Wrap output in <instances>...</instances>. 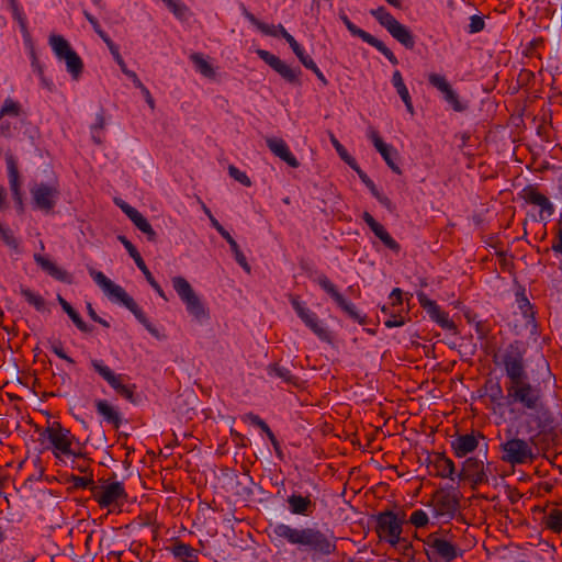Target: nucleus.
<instances>
[{"label": "nucleus", "instance_id": "27", "mask_svg": "<svg viewBox=\"0 0 562 562\" xmlns=\"http://www.w3.org/2000/svg\"><path fill=\"white\" fill-rule=\"evenodd\" d=\"M90 366L114 391L123 384V375L114 373L102 360L92 359Z\"/></svg>", "mask_w": 562, "mask_h": 562}, {"label": "nucleus", "instance_id": "4", "mask_svg": "<svg viewBox=\"0 0 562 562\" xmlns=\"http://www.w3.org/2000/svg\"><path fill=\"white\" fill-rule=\"evenodd\" d=\"M426 555L430 562H453L463 555V550L452 541L450 530L440 529L424 540Z\"/></svg>", "mask_w": 562, "mask_h": 562}, {"label": "nucleus", "instance_id": "46", "mask_svg": "<svg viewBox=\"0 0 562 562\" xmlns=\"http://www.w3.org/2000/svg\"><path fill=\"white\" fill-rule=\"evenodd\" d=\"M69 482L72 483L75 488H90L93 492V486H97L93 481L92 472L83 476L71 475Z\"/></svg>", "mask_w": 562, "mask_h": 562}, {"label": "nucleus", "instance_id": "44", "mask_svg": "<svg viewBox=\"0 0 562 562\" xmlns=\"http://www.w3.org/2000/svg\"><path fill=\"white\" fill-rule=\"evenodd\" d=\"M0 239L4 243L5 246L13 249L14 251H20V243L18 238L14 236V233L11 228L2 225L0 223Z\"/></svg>", "mask_w": 562, "mask_h": 562}, {"label": "nucleus", "instance_id": "29", "mask_svg": "<svg viewBox=\"0 0 562 562\" xmlns=\"http://www.w3.org/2000/svg\"><path fill=\"white\" fill-rule=\"evenodd\" d=\"M431 464L436 471L437 476L454 481L458 475L453 461L446 457L443 453H435L434 459L431 460Z\"/></svg>", "mask_w": 562, "mask_h": 562}, {"label": "nucleus", "instance_id": "43", "mask_svg": "<svg viewBox=\"0 0 562 562\" xmlns=\"http://www.w3.org/2000/svg\"><path fill=\"white\" fill-rule=\"evenodd\" d=\"M381 312L385 315H389L387 319L384 321V325L387 328L400 327L405 324V317L397 313L394 308L384 305L382 306Z\"/></svg>", "mask_w": 562, "mask_h": 562}, {"label": "nucleus", "instance_id": "6", "mask_svg": "<svg viewBox=\"0 0 562 562\" xmlns=\"http://www.w3.org/2000/svg\"><path fill=\"white\" fill-rule=\"evenodd\" d=\"M370 14L403 46L414 48L415 38L409 29L400 23L384 7L370 10Z\"/></svg>", "mask_w": 562, "mask_h": 562}, {"label": "nucleus", "instance_id": "45", "mask_svg": "<svg viewBox=\"0 0 562 562\" xmlns=\"http://www.w3.org/2000/svg\"><path fill=\"white\" fill-rule=\"evenodd\" d=\"M546 526L548 529L552 530L553 532H561L562 531V510L560 509H552L546 517Z\"/></svg>", "mask_w": 562, "mask_h": 562}, {"label": "nucleus", "instance_id": "17", "mask_svg": "<svg viewBox=\"0 0 562 562\" xmlns=\"http://www.w3.org/2000/svg\"><path fill=\"white\" fill-rule=\"evenodd\" d=\"M417 299L428 316L442 329L450 330L453 334L458 333L454 322L449 318L448 313L443 312L435 301L428 299L425 293H418Z\"/></svg>", "mask_w": 562, "mask_h": 562}, {"label": "nucleus", "instance_id": "53", "mask_svg": "<svg viewBox=\"0 0 562 562\" xmlns=\"http://www.w3.org/2000/svg\"><path fill=\"white\" fill-rule=\"evenodd\" d=\"M428 521H429L428 515L423 509L414 510L411 514L409 522L413 526H415L416 528H423V527L427 526Z\"/></svg>", "mask_w": 562, "mask_h": 562}, {"label": "nucleus", "instance_id": "10", "mask_svg": "<svg viewBox=\"0 0 562 562\" xmlns=\"http://www.w3.org/2000/svg\"><path fill=\"white\" fill-rule=\"evenodd\" d=\"M429 505L434 509L435 517L446 518V521H449L459 510L460 496L454 492L439 490L432 495Z\"/></svg>", "mask_w": 562, "mask_h": 562}, {"label": "nucleus", "instance_id": "42", "mask_svg": "<svg viewBox=\"0 0 562 562\" xmlns=\"http://www.w3.org/2000/svg\"><path fill=\"white\" fill-rule=\"evenodd\" d=\"M20 292L24 300L30 305L34 306L36 311L42 312L45 310V300L43 299L42 295L33 292L27 288H21Z\"/></svg>", "mask_w": 562, "mask_h": 562}, {"label": "nucleus", "instance_id": "40", "mask_svg": "<svg viewBox=\"0 0 562 562\" xmlns=\"http://www.w3.org/2000/svg\"><path fill=\"white\" fill-rule=\"evenodd\" d=\"M364 42L376 48L381 54H383L389 59L391 64H398V59L396 58V56L382 41L378 40L376 37L370 34L369 36H367V40Z\"/></svg>", "mask_w": 562, "mask_h": 562}, {"label": "nucleus", "instance_id": "26", "mask_svg": "<svg viewBox=\"0 0 562 562\" xmlns=\"http://www.w3.org/2000/svg\"><path fill=\"white\" fill-rule=\"evenodd\" d=\"M479 446V440L474 434L458 436L452 442L451 448L457 458H463L473 452Z\"/></svg>", "mask_w": 562, "mask_h": 562}, {"label": "nucleus", "instance_id": "54", "mask_svg": "<svg viewBox=\"0 0 562 562\" xmlns=\"http://www.w3.org/2000/svg\"><path fill=\"white\" fill-rule=\"evenodd\" d=\"M168 9L179 19L183 18L188 11L186 4L180 0H162Z\"/></svg>", "mask_w": 562, "mask_h": 562}, {"label": "nucleus", "instance_id": "19", "mask_svg": "<svg viewBox=\"0 0 562 562\" xmlns=\"http://www.w3.org/2000/svg\"><path fill=\"white\" fill-rule=\"evenodd\" d=\"M44 435L53 447L64 454H71L70 449L72 435L70 430L64 428L60 423L54 422L45 429Z\"/></svg>", "mask_w": 562, "mask_h": 562}, {"label": "nucleus", "instance_id": "30", "mask_svg": "<svg viewBox=\"0 0 562 562\" xmlns=\"http://www.w3.org/2000/svg\"><path fill=\"white\" fill-rule=\"evenodd\" d=\"M241 419L244 422H249L251 425L260 428L267 435L268 439L270 440L271 445L273 446L276 453L279 457L282 456L280 442L278 441L277 437L274 436V434L272 432V430L270 429V427L263 419H261L258 415H256L254 413L245 414L241 417Z\"/></svg>", "mask_w": 562, "mask_h": 562}, {"label": "nucleus", "instance_id": "34", "mask_svg": "<svg viewBox=\"0 0 562 562\" xmlns=\"http://www.w3.org/2000/svg\"><path fill=\"white\" fill-rule=\"evenodd\" d=\"M267 373L269 376H276L281 379L283 382L293 385L295 387L300 386V379L293 375L290 369L281 366L279 362L271 363L267 367Z\"/></svg>", "mask_w": 562, "mask_h": 562}, {"label": "nucleus", "instance_id": "50", "mask_svg": "<svg viewBox=\"0 0 562 562\" xmlns=\"http://www.w3.org/2000/svg\"><path fill=\"white\" fill-rule=\"evenodd\" d=\"M229 247H231V250L234 255V258L236 260V262L247 272V273H250L251 271V268L245 257V255L243 254V251L240 250L238 244L236 243V240H234L233 243L229 244Z\"/></svg>", "mask_w": 562, "mask_h": 562}, {"label": "nucleus", "instance_id": "12", "mask_svg": "<svg viewBox=\"0 0 562 562\" xmlns=\"http://www.w3.org/2000/svg\"><path fill=\"white\" fill-rule=\"evenodd\" d=\"M290 303L301 321L308 327L321 340L330 341V334L318 319L317 315L311 311L305 303L301 302L299 296H291Z\"/></svg>", "mask_w": 562, "mask_h": 562}, {"label": "nucleus", "instance_id": "51", "mask_svg": "<svg viewBox=\"0 0 562 562\" xmlns=\"http://www.w3.org/2000/svg\"><path fill=\"white\" fill-rule=\"evenodd\" d=\"M488 397L491 402L501 405V401H504L506 404V392L505 387L503 389L499 383H494L488 389Z\"/></svg>", "mask_w": 562, "mask_h": 562}, {"label": "nucleus", "instance_id": "59", "mask_svg": "<svg viewBox=\"0 0 562 562\" xmlns=\"http://www.w3.org/2000/svg\"><path fill=\"white\" fill-rule=\"evenodd\" d=\"M485 27V22L480 15L470 18L469 33L474 34L481 32Z\"/></svg>", "mask_w": 562, "mask_h": 562}, {"label": "nucleus", "instance_id": "11", "mask_svg": "<svg viewBox=\"0 0 562 562\" xmlns=\"http://www.w3.org/2000/svg\"><path fill=\"white\" fill-rule=\"evenodd\" d=\"M318 285L335 301V303L355 322L360 325H364L367 323V316L361 315L356 306L347 301L337 290L335 284L328 279V277L324 273L319 274L316 279Z\"/></svg>", "mask_w": 562, "mask_h": 562}, {"label": "nucleus", "instance_id": "52", "mask_svg": "<svg viewBox=\"0 0 562 562\" xmlns=\"http://www.w3.org/2000/svg\"><path fill=\"white\" fill-rule=\"evenodd\" d=\"M74 456L72 459V469L89 474L90 471V460L82 457L80 453H71Z\"/></svg>", "mask_w": 562, "mask_h": 562}, {"label": "nucleus", "instance_id": "38", "mask_svg": "<svg viewBox=\"0 0 562 562\" xmlns=\"http://www.w3.org/2000/svg\"><path fill=\"white\" fill-rule=\"evenodd\" d=\"M191 61L193 63L196 71L203 75L206 78H213L215 76L214 68L212 65L203 57L200 53H193L190 56Z\"/></svg>", "mask_w": 562, "mask_h": 562}, {"label": "nucleus", "instance_id": "21", "mask_svg": "<svg viewBox=\"0 0 562 562\" xmlns=\"http://www.w3.org/2000/svg\"><path fill=\"white\" fill-rule=\"evenodd\" d=\"M368 137L371 139L373 146L380 153V155L384 159L385 164L391 168V170L397 175H401L402 170L400 166L395 162V159L398 156L397 150L393 146L384 143L379 132L373 127H370L368 130Z\"/></svg>", "mask_w": 562, "mask_h": 562}, {"label": "nucleus", "instance_id": "60", "mask_svg": "<svg viewBox=\"0 0 562 562\" xmlns=\"http://www.w3.org/2000/svg\"><path fill=\"white\" fill-rule=\"evenodd\" d=\"M117 239L122 243L128 255L136 260V258L140 257V254L136 249V247L123 235L117 236Z\"/></svg>", "mask_w": 562, "mask_h": 562}, {"label": "nucleus", "instance_id": "39", "mask_svg": "<svg viewBox=\"0 0 562 562\" xmlns=\"http://www.w3.org/2000/svg\"><path fill=\"white\" fill-rule=\"evenodd\" d=\"M104 128H105V119L103 113H98L95 115V122L91 125V138L94 144L102 145L104 140Z\"/></svg>", "mask_w": 562, "mask_h": 562}, {"label": "nucleus", "instance_id": "16", "mask_svg": "<svg viewBox=\"0 0 562 562\" xmlns=\"http://www.w3.org/2000/svg\"><path fill=\"white\" fill-rule=\"evenodd\" d=\"M457 477L459 481H469L472 483V487L475 488L477 485L488 482V476L484 468V462L475 457L465 459L462 463V469L458 473Z\"/></svg>", "mask_w": 562, "mask_h": 562}, {"label": "nucleus", "instance_id": "18", "mask_svg": "<svg viewBox=\"0 0 562 562\" xmlns=\"http://www.w3.org/2000/svg\"><path fill=\"white\" fill-rule=\"evenodd\" d=\"M428 82L442 93L443 100L456 111L463 112L467 110V104L463 103L458 93L452 89L445 76L439 74H430Z\"/></svg>", "mask_w": 562, "mask_h": 562}, {"label": "nucleus", "instance_id": "49", "mask_svg": "<svg viewBox=\"0 0 562 562\" xmlns=\"http://www.w3.org/2000/svg\"><path fill=\"white\" fill-rule=\"evenodd\" d=\"M516 301L524 317L533 319L535 312L532 305L530 304L529 300L526 297L524 292L516 294Z\"/></svg>", "mask_w": 562, "mask_h": 562}, {"label": "nucleus", "instance_id": "25", "mask_svg": "<svg viewBox=\"0 0 562 562\" xmlns=\"http://www.w3.org/2000/svg\"><path fill=\"white\" fill-rule=\"evenodd\" d=\"M266 144L274 156L285 161L290 167L297 168L300 166V162L290 151L289 146L282 138L267 137Z\"/></svg>", "mask_w": 562, "mask_h": 562}, {"label": "nucleus", "instance_id": "1", "mask_svg": "<svg viewBox=\"0 0 562 562\" xmlns=\"http://www.w3.org/2000/svg\"><path fill=\"white\" fill-rule=\"evenodd\" d=\"M525 355L524 342L514 340L493 355V362L504 368L506 406L510 412H530L537 427H544L552 422V415L544 404L540 385L532 384L529 380Z\"/></svg>", "mask_w": 562, "mask_h": 562}, {"label": "nucleus", "instance_id": "62", "mask_svg": "<svg viewBox=\"0 0 562 562\" xmlns=\"http://www.w3.org/2000/svg\"><path fill=\"white\" fill-rule=\"evenodd\" d=\"M280 37L284 38L286 43L290 45L292 50H297V47H300V44L296 42V40L284 29L283 25H280Z\"/></svg>", "mask_w": 562, "mask_h": 562}, {"label": "nucleus", "instance_id": "14", "mask_svg": "<svg viewBox=\"0 0 562 562\" xmlns=\"http://www.w3.org/2000/svg\"><path fill=\"white\" fill-rule=\"evenodd\" d=\"M31 194L35 206L45 213H49L57 203L59 186L57 183H38L31 189Z\"/></svg>", "mask_w": 562, "mask_h": 562}, {"label": "nucleus", "instance_id": "48", "mask_svg": "<svg viewBox=\"0 0 562 562\" xmlns=\"http://www.w3.org/2000/svg\"><path fill=\"white\" fill-rule=\"evenodd\" d=\"M339 18L340 20L342 21V23L345 24V26L347 27V30L353 35V36H357L359 38H361L363 42L367 40V36L370 35V33L363 31L362 29L358 27L357 25H355L350 20L349 18L346 15L345 12H340L339 13Z\"/></svg>", "mask_w": 562, "mask_h": 562}, {"label": "nucleus", "instance_id": "64", "mask_svg": "<svg viewBox=\"0 0 562 562\" xmlns=\"http://www.w3.org/2000/svg\"><path fill=\"white\" fill-rule=\"evenodd\" d=\"M390 300L392 301L391 308L395 310L396 307H401L403 304L402 290L398 288L393 289L390 294Z\"/></svg>", "mask_w": 562, "mask_h": 562}, {"label": "nucleus", "instance_id": "32", "mask_svg": "<svg viewBox=\"0 0 562 562\" xmlns=\"http://www.w3.org/2000/svg\"><path fill=\"white\" fill-rule=\"evenodd\" d=\"M170 551L178 562H199V550L182 541L175 542Z\"/></svg>", "mask_w": 562, "mask_h": 562}, {"label": "nucleus", "instance_id": "13", "mask_svg": "<svg viewBox=\"0 0 562 562\" xmlns=\"http://www.w3.org/2000/svg\"><path fill=\"white\" fill-rule=\"evenodd\" d=\"M93 498L101 508H109L114 505H122L127 494L121 482H112L104 486H93Z\"/></svg>", "mask_w": 562, "mask_h": 562}, {"label": "nucleus", "instance_id": "28", "mask_svg": "<svg viewBox=\"0 0 562 562\" xmlns=\"http://www.w3.org/2000/svg\"><path fill=\"white\" fill-rule=\"evenodd\" d=\"M7 167H8V178L10 183V189L12 192L13 199L16 201L20 207H22V192H21V180L20 173L18 170V165L13 156L7 157Z\"/></svg>", "mask_w": 562, "mask_h": 562}, {"label": "nucleus", "instance_id": "20", "mask_svg": "<svg viewBox=\"0 0 562 562\" xmlns=\"http://www.w3.org/2000/svg\"><path fill=\"white\" fill-rule=\"evenodd\" d=\"M520 198L524 199L527 203L539 206L540 207V220H546L550 217L554 213V206L550 202V200L539 192L537 186L529 184L525 187L520 193Z\"/></svg>", "mask_w": 562, "mask_h": 562}, {"label": "nucleus", "instance_id": "23", "mask_svg": "<svg viewBox=\"0 0 562 562\" xmlns=\"http://www.w3.org/2000/svg\"><path fill=\"white\" fill-rule=\"evenodd\" d=\"M286 504L292 515L303 517L312 516L316 508V504L313 502L311 494L302 495L297 492H293L288 496Z\"/></svg>", "mask_w": 562, "mask_h": 562}, {"label": "nucleus", "instance_id": "15", "mask_svg": "<svg viewBox=\"0 0 562 562\" xmlns=\"http://www.w3.org/2000/svg\"><path fill=\"white\" fill-rule=\"evenodd\" d=\"M258 57L268 64L276 72H278L286 82L292 85H300V68H292L281 60L278 56L266 49L256 50Z\"/></svg>", "mask_w": 562, "mask_h": 562}, {"label": "nucleus", "instance_id": "57", "mask_svg": "<svg viewBox=\"0 0 562 562\" xmlns=\"http://www.w3.org/2000/svg\"><path fill=\"white\" fill-rule=\"evenodd\" d=\"M135 389L136 385H126L122 384L117 391H115L120 396L127 400L131 403H136V396H135Z\"/></svg>", "mask_w": 562, "mask_h": 562}, {"label": "nucleus", "instance_id": "9", "mask_svg": "<svg viewBox=\"0 0 562 562\" xmlns=\"http://www.w3.org/2000/svg\"><path fill=\"white\" fill-rule=\"evenodd\" d=\"M499 448L503 453L502 460L512 465L529 463L535 459L532 447L520 438H509L502 442Z\"/></svg>", "mask_w": 562, "mask_h": 562}, {"label": "nucleus", "instance_id": "8", "mask_svg": "<svg viewBox=\"0 0 562 562\" xmlns=\"http://www.w3.org/2000/svg\"><path fill=\"white\" fill-rule=\"evenodd\" d=\"M375 531L380 539L389 542L393 547L398 544L403 530V518H400L392 510H385L379 513L375 517Z\"/></svg>", "mask_w": 562, "mask_h": 562}, {"label": "nucleus", "instance_id": "58", "mask_svg": "<svg viewBox=\"0 0 562 562\" xmlns=\"http://www.w3.org/2000/svg\"><path fill=\"white\" fill-rule=\"evenodd\" d=\"M85 18L93 27L94 32L103 40L108 36V34L102 30L99 21L88 11H83Z\"/></svg>", "mask_w": 562, "mask_h": 562}, {"label": "nucleus", "instance_id": "41", "mask_svg": "<svg viewBox=\"0 0 562 562\" xmlns=\"http://www.w3.org/2000/svg\"><path fill=\"white\" fill-rule=\"evenodd\" d=\"M132 222L142 233L146 235L149 241L157 240V233L154 231L149 222L140 213H138L134 217V220H132Z\"/></svg>", "mask_w": 562, "mask_h": 562}, {"label": "nucleus", "instance_id": "5", "mask_svg": "<svg viewBox=\"0 0 562 562\" xmlns=\"http://www.w3.org/2000/svg\"><path fill=\"white\" fill-rule=\"evenodd\" d=\"M171 283L179 299L186 305L187 312L194 319L200 323L209 319V310L184 277L176 276L171 279Z\"/></svg>", "mask_w": 562, "mask_h": 562}, {"label": "nucleus", "instance_id": "55", "mask_svg": "<svg viewBox=\"0 0 562 562\" xmlns=\"http://www.w3.org/2000/svg\"><path fill=\"white\" fill-rule=\"evenodd\" d=\"M228 173L234 180L238 181L243 186H251V180L249 179V177L244 171L239 170L237 167L231 165L228 167Z\"/></svg>", "mask_w": 562, "mask_h": 562}, {"label": "nucleus", "instance_id": "36", "mask_svg": "<svg viewBox=\"0 0 562 562\" xmlns=\"http://www.w3.org/2000/svg\"><path fill=\"white\" fill-rule=\"evenodd\" d=\"M58 303L60 304L64 312L70 317L77 328L82 333H91L93 327L87 325L79 313L60 295L57 296Z\"/></svg>", "mask_w": 562, "mask_h": 562}, {"label": "nucleus", "instance_id": "61", "mask_svg": "<svg viewBox=\"0 0 562 562\" xmlns=\"http://www.w3.org/2000/svg\"><path fill=\"white\" fill-rule=\"evenodd\" d=\"M11 11H12L13 19L18 21V23H19V25L21 27V31L24 34H27L26 18H25L24 13L22 12L21 8H16V9L11 10Z\"/></svg>", "mask_w": 562, "mask_h": 562}, {"label": "nucleus", "instance_id": "7", "mask_svg": "<svg viewBox=\"0 0 562 562\" xmlns=\"http://www.w3.org/2000/svg\"><path fill=\"white\" fill-rule=\"evenodd\" d=\"M49 45L59 60H65L67 71L74 80H78L83 71L80 56L71 48L61 35H50Z\"/></svg>", "mask_w": 562, "mask_h": 562}, {"label": "nucleus", "instance_id": "22", "mask_svg": "<svg viewBox=\"0 0 562 562\" xmlns=\"http://www.w3.org/2000/svg\"><path fill=\"white\" fill-rule=\"evenodd\" d=\"M538 427L539 434L536 436V445L540 446L541 450L547 453L549 451L562 452V429L558 427Z\"/></svg>", "mask_w": 562, "mask_h": 562}, {"label": "nucleus", "instance_id": "33", "mask_svg": "<svg viewBox=\"0 0 562 562\" xmlns=\"http://www.w3.org/2000/svg\"><path fill=\"white\" fill-rule=\"evenodd\" d=\"M34 260L36 263L46 271L50 277L58 281H67L68 280V273L64 269L57 267L53 261H50L48 258L35 254Z\"/></svg>", "mask_w": 562, "mask_h": 562}, {"label": "nucleus", "instance_id": "2", "mask_svg": "<svg viewBox=\"0 0 562 562\" xmlns=\"http://www.w3.org/2000/svg\"><path fill=\"white\" fill-rule=\"evenodd\" d=\"M269 538L274 546L290 544L299 551L330 555L336 551V538L316 527H293L284 522L270 526Z\"/></svg>", "mask_w": 562, "mask_h": 562}, {"label": "nucleus", "instance_id": "63", "mask_svg": "<svg viewBox=\"0 0 562 562\" xmlns=\"http://www.w3.org/2000/svg\"><path fill=\"white\" fill-rule=\"evenodd\" d=\"M280 37L284 38L286 43L290 45L292 50H297V47H300V44L296 42V40L284 29L283 25H280Z\"/></svg>", "mask_w": 562, "mask_h": 562}, {"label": "nucleus", "instance_id": "47", "mask_svg": "<svg viewBox=\"0 0 562 562\" xmlns=\"http://www.w3.org/2000/svg\"><path fill=\"white\" fill-rule=\"evenodd\" d=\"M21 113V105L8 98L4 100L2 106H1V110H0V120L3 119L4 116L9 115V116H19Z\"/></svg>", "mask_w": 562, "mask_h": 562}, {"label": "nucleus", "instance_id": "37", "mask_svg": "<svg viewBox=\"0 0 562 562\" xmlns=\"http://www.w3.org/2000/svg\"><path fill=\"white\" fill-rule=\"evenodd\" d=\"M244 16L255 25L262 34L273 37L280 36V25L267 24L258 20L251 12H249L245 7H243Z\"/></svg>", "mask_w": 562, "mask_h": 562}, {"label": "nucleus", "instance_id": "3", "mask_svg": "<svg viewBox=\"0 0 562 562\" xmlns=\"http://www.w3.org/2000/svg\"><path fill=\"white\" fill-rule=\"evenodd\" d=\"M89 273L93 281L112 300L124 305L136 319L156 338H159L158 329L148 321L143 310L137 305L132 296L121 286L111 281L103 272L90 269Z\"/></svg>", "mask_w": 562, "mask_h": 562}, {"label": "nucleus", "instance_id": "35", "mask_svg": "<svg viewBox=\"0 0 562 562\" xmlns=\"http://www.w3.org/2000/svg\"><path fill=\"white\" fill-rule=\"evenodd\" d=\"M392 85L396 89L397 94L404 102L407 112H409L412 115L414 114V106L412 102V98L409 94V91L404 83L402 74L398 70H395L392 76Z\"/></svg>", "mask_w": 562, "mask_h": 562}, {"label": "nucleus", "instance_id": "31", "mask_svg": "<svg viewBox=\"0 0 562 562\" xmlns=\"http://www.w3.org/2000/svg\"><path fill=\"white\" fill-rule=\"evenodd\" d=\"M95 409L99 415L103 417V419L111 424L114 428H119L122 423L120 412L110 405L105 400H97L94 402Z\"/></svg>", "mask_w": 562, "mask_h": 562}, {"label": "nucleus", "instance_id": "56", "mask_svg": "<svg viewBox=\"0 0 562 562\" xmlns=\"http://www.w3.org/2000/svg\"><path fill=\"white\" fill-rule=\"evenodd\" d=\"M103 42L106 44V46L109 47L114 60L117 63V65L120 66L121 70L123 68L126 67V64L124 61V59L122 58L121 54H120V50H119V47L116 44L113 43V41L109 37V35L103 38Z\"/></svg>", "mask_w": 562, "mask_h": 562}, {"label": "nucleus", "instance_id": "24", "mask_svg": "<svg viewBox=\"0 0 562 562\" xmlns=\"http://www.w3.org/2000/svg\"><path fill=\"white\" fill-rule=\"evenodd\" d=\"M362 220L374 233V235L384 244L385 247L393 250L394 252H398L401 250L400 244L389 234L382 224L374 220V217L369 212H363Z\"/></svg>", "mask_w": 562, "mask_h": 562}]
</instances>
